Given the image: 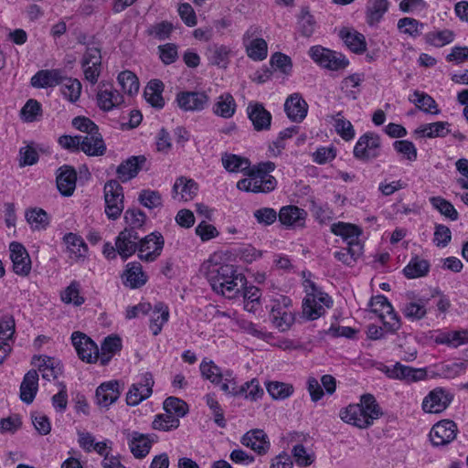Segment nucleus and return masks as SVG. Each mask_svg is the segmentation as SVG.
Instances as JSON below:
<instances>
[{
    "label": "nucleus",
    "instance_id": "obj_34",
    "mask_svg": "<svg viewBox=\"0 0 468 468\" xmlns=\"http://www.w3.org/2000/svg\"><path fill=\"white\" fill-rule=\"evenodd\" d=\"M449 126L450 123L447 122H435L422 124L414 131V135L418 138L444 137L450 133Z\"/></svg>",
    "mask_w": 468,
    "mask_h": 468
},
{
    "label": "nucleus",
    "instance_id": "obj_5",
    "mask_svg": "<svg viewBox=\"0 0 468 468\" xmlns=\"http://www.w3.org/2000/svg\"><path fill=\"white\" fill-rule=\"evenodd\" d=\"M308 54L315 63L330 70L344 69L349 64L343 54L319 45L311 47Z\"/></svg>",
    "mask_w": 468,
    "mask_h": 468
},
{
    "label": "nucleus",
    "instance_id": "obj_23",
    "mask_svg": "<svg viewBox=\"0 0 468 468\" xmlns=\"http://www.w3.org/2000/svg\"><path fill=\"white\" fill-rule=\"evenodd\" d=\"M284 111L291 121L301 122L307 115L308 104L299 93H293L286 99Z\"/></svg>",
    "mask_w": 468,
    "mask_h": 468
},
{
    "label": "nucleus",
    "instance_id": "obj_9",
    "mask_svg": "<svg viewBox=\"0 0 468 468\" xmlns=\"http://www.w3.org/2000/svg\"><path fill=\"white\" fill-rule=\"evenodd\" d=\"M381 141L378 134L367 133L356 142L354 147V155L362 161H369L379 156Z\"/></svg>",
    "mask_w": 468,
    "mask_h": 468
},
{
    "label": "nucleus",
    "instance_id": "obj_61",
    "mask_svg": "<svg viewBox=\"0 0 468 468\" xmlns=\"http://www.w3.org/2000/svg\"><path fill=\"white\" fill-rule=\"evenodd\" d=\"M41 104L34 100H28L20 111L21 118L27 122H32L37 120L38 115H41Z\"/></svg>",
    "mask_w": 468,
    "mask_h": 468
},
{
    "label": "nucleus",
    "instance_id": "obj_20",
    "mask_svg": "<svg viewBox=\"0 0 468 468\" xmlns=\"http://www.w3.org/2000/svg\"><path fill=\"white\" fill-rule=\"evenodd\" d=\"M240 442L260 455L266 454L271 448V442L267 434L260 429H254L247 431L241 437Z\"/></svg>",
    "mask_w": 468,
    "mask_h": 468
},
{
    "label": "nucleus",
    "instance_id": "obj_14",
    "mask_svg": "<svg viewBox=\"0 0 468 468\" xmlns=\"http://www.w3.org/2000/svg\"><path fill=\"white\" fill-rule=\"evenodd\" d=\"M140 236L137 230L124 229L115 239V246L122 260L126 261L136 251L138 252V242Z\"/></svg>",
    "mask_w": 468,
    "mask_h": 468
},
{
    "label": "nucleus",
    "instance_id": "obj_59",
    "mask_svg": "<svg viewBox=\"0 0 468 468\" xmlns=\"http://www.w3.org/2000/svg\"><path fill=\"white\" fill-rule=\"evenodd\" d=\"M267 391L275 399H284L292 394L293 388L286 383L273 381L268 383Z\"/></svg>",
    "mask_w": 468,
    "mask_h": 468
},
{
    "label": "nucleus",
    "instance_id": "obj_44",
    "mask_svg": "<svg viewBox=\"0 0 468 468\" xmlns=\"http://www.w3.org/2000/svg\"><path fill=\"white\" fill-rule=\"evenodd\" d=\"M388 9V0H368L366 10L367 24L369 26H375L378 24Z\"/></svg>",
    "mask_w": 468,
    "mask_h": 468
},
{
    "label": "nucleus",
    "instance_id": "obj_41",
    "mask_svg": "<svg viewBox=\"0 0 468 468\" xmlns=\"http://www.w3.org/2000/svg\"><path fill=\"white\" fill-rule=\"evenodd\" d=\"M237 104L230 93H223L218 97L213 105V112L222 118L229 119L236 112Z\"/></svg>",
    "mask_w": 468,
    "mask_h": 468
},
{
    "label": "nucleus",
    "instance_id": "obj_43",
    "mask_svg": "<svg viewBox=\"0 0 468 468\" xmlns=\"http://www.w3.org/2000/svg\"><path fill=\"white\" fill-rule=\"evenodd\" d=\"M164 90V84L159 80H152L148 82L144 89V98L148 103L153 107L162 109L165 105V101L162 96Z\"/></svg>",
    "mask_w": 468,
    "mask_h": 468
},
{
    "label": "nucleus",
    "instance_id": "obj_30",
    "mask_svg": "<svg viewBox=\"0 0 468 468\" xmlns=\"http://www.w3.org/2000/svg\"><path fill=\"white\" fill-rule=\"evenodd\" d=\"M89 156H101L106 152V145L100 133L81 136L80 149Z\"/></svg>",
    "mask_w": 468,
    "mask_h": 468
},
{
    "label": "nucleus",
    "instance_id": "obj_52",
    "mask_svg": "<svg viewBox=\"0 0 468 468\" xmlns=\"http://www.w3.org/2000/svg\"><path fill=\"white\" fill-rule=\"evenodd\" d=\"M200 372L203 378L208 379L215 385H219L223 380L221 369L213 361H202L200 364Z\"/></svg>",
    "mask_w": 468,
    "mask_h": 468
},
{
    "label": "nucleus",
    "instance_id": "obj_45",
    "mask_svg": "<svg viewBox=\"0 0 468 468\" xmlns=\"http://www.w3.org/2000/svg\"><path fill=\"white\" fill-rule=\"evenodd\" d=\"M409 101L414 103L419 110L426 113L435 115L440 113L435 100L425 92L415 90L413 94L409 97Z\"/></svg>",
    "mask_w": 468,
    "mask_h": 468
},
{
    "label": "nucleus",
    "instance_id": "obj_46",
    "mask_svg": "<svg viewBox=\"0 0 468 468\" xmlns=\"http://www.w3.org/2000/svg\"><path fill=\"white\" fill-rule=\"evenodd\" d=\"M363 246L361 243H351L334 253L335 258L346 266H353L362 255Z\"/></svg>",
    "mask_w": 468,
    "mask_h": 468
},
{
    "label": "nucleus",
    "instance_id": "obj_22",
    "mask_svg": "<svg viewBox=\"0 0 468 468\" xmlns=\"http://www.w3.org/2000/svg\"><path fill=\"white\" fill-rule=\"evenodd\" d=\"M123 102L122 95L110 84H102L97 93V103L100 109L109 112Z\"/></svg>",
    "mask_w": 468,
    "mask_h": 468
},
{
    "label": "nucleus",
    "instance_id": "obj_39",
    "mask_svg": "<svg viewBox=\"0 0 468 468\" xmlns=\"http://www.w3.org/2000/svg\"><path fill=\"white\" fill-rule=\"evenodd\" d=\"M435 342L452 347L468 344V329L441 332L436 336Z\"/></svg>",
    "mask_w": 468,
    "mask_h": 468
},
{
    "label": "nucleus",
    "instance_id": "obj_32",
    "mask_svg": "<svg viewBox=\"0 0 468 468\" xmlns=\"http://www.w3.org/2000/svg\"><path fill=\"white\" fill-rule=\"evenodd\" d=\"M120 397L119 384L117 381L102 383L96 390L97 403L104 408L114 403Z\"/></svg>",
    "mask_w": 468,
    "mask_h": 468
},
{
    "label": "nucleus",
    "instance_id": "obj_42",
    "mask_svg": "<svg viewBox=\"0 0 468 468\" xmlns=\"http://www.w3.org/2000/svg\"><path fill=\"white\" fill-rule=\"evenodd\" d=\"M122 349V340L117 335H109L104 338L101 352L99 351V360L101 365H107L112 356Z\"/></svg>",
    "mask_w": 468,
    "mask_h": 468
},
{
    "label": "nucleus",
    "instance_id": "obj_2",
    "mask_svg": "<svg viewBox=\"0 0 468 468\" xmlns=\"http://www.w3.org/2000/svg\"><path fill=\"white\" fill-rule=\"evenodd\" d=\"M382 414L375 397L371 394H364L361 396L360 403L351 404L342 409L339 416L346 423L359 429H367Z\"/></svg>",
    "mask_w": 468,
    "mask_h": 468
},
{
    "label": "nucleus",
    "instance_id": "obj_62",
    "mask_svg": "<svg viewBox=\"0 0 468 468\" xmlns=\"http://www.w3.org/2000/svg\"><path fill=\"white\" fill-rule=\"evenodd\" d=\"M299 31L303 37H311L316 27V22L314 16L309 13L308 10H302L301 16L298 20Z\"/></svg>",
    "mask_w": 468,
    "mask_h": 468
},
{
    "label": "nucleus",
    "instance_id": "obj_56",
    "mask_svg": "<svg viewBox=\"0 0 468 468\" xmlns=\"http://www.w3.org/2000/svg\"><path fill=\"white\" fill-rule=\"evenodd\" d=\"M422 27L423 24L411 17H403L398 21V28L400 32L412 37H419L421 34L420 28Z\"/></svg>",
    "mask_w": 468,
    "mask_h": 468
},
{
    "label": "nucleus",
    "instance_id": "obj_10",
    "mask_svg": "<svg viewBox=\"0 0 468 468\" xmlns=\"http://www.w3.org/2000/svg\"><path fill=\"white\" fill-rule=\"evenodd\" d=\"M71 341L79 358L83 362L93 364L99 360V347L90 337L78 331L72 334Z\"/></svg>",
    "mask_w": 468,
    "mask_h": 468
},
{
    "label": "nucleus",
    "instance_id": "obj_25",
    "mask_svg": "<svg viewBox=\"0 0 468 468\" xmlns=\"http://www.w3.org/2000/svg\"><path fill=\"white\" fill-rule=\"evenodd\" d=\"M122 283L131 289L144 286L147 282V275L143 271L141 263L129 262L122 275Z\"/></svg>",
    "mask_w": 468,
    "mask_h": 468
},
{
    "label": "nucleus",
    "instance_id": "obj_17",
    "mask_svg": "<svg viewBox=\"0 0 468 468\" xmlns=\"http://www.w3.org/2000/svg\"><path fill=\"white\" fill-rule=\"evenodd\" d=\"M9 250L15 273L23 277L27 276L31 271V259L25 247L13 241L9 245Z\"/></svg>",
    "mask_w": 468,
    "mask_h": 468
},
{
    "label": "nucleus",
    "instance_id": "obj_19",
    "mask_svg": "<svg viewBox=\"0 0 468 468\" xmlns=\"http://www.w3.org/2000/svg\"><path fill=\"white\" fill-rule=\"evenodd\" d=\"M247 114L256 131H266L270 129L271 114L264 108L262 103L257 101L249 102Z\"/></svg>",
    "mask_w": 468,
    "mask_h": 468
},
{
    "label": "nucleus",
    "instance_id": "obj_7",
    "mask_svg": "<svg viewBox=\"0 0 468 468\" xmlns=\"http://www.w3.org/2000/svg\"><path fill=\"white\" fill-rule=\"evenodd\" d=\"M81 67L85 79L94 85L98 81L101 67V53L98 45L94 43L87 45L81 59Z\"/></svg>",
    "mask_w": 468,
    "mask_h": 468
},
{
    "label": "nucleus",
    "instance_id": "obj_35",
    "mask_svg": "<svg viewBox=\"0 0 468 468\" xmlns=\"http://www.w3.org/2000/svg\"><path fill=\"white\" fill-rule=\"evenodd\" d=\"M331 231L336 236L343 238L346 241L347 245L351 246V243H360L358 240L362 230L356 225L345 222H337L331 226Z\"/></svg>",
    "mask_w": 468,
    "mask_h": 468
},
{
    "label": "nucleus",
    "instance_id": "obj_18",
    "mask_svg": "<svg viewBox=\"0 0 468 468\" xmlns=\"http://www.w3.org/2000/svg\"><path fill=\"white\" fill-rule=\"evenodd\" d=\"M386 373L390 378L403 380L407 383L422 380L427 375L423 368H414L399 362L391 367H388Z\"/></svg>",
    "mask_w": 468,
    "mask_h": 468
},
{
    "label": "nucleus",
    "instance_id": "obj_40",
    "mask_svg": "<svg viewBox=\"0 0 468 468\" xmlns=\"http://www.w3.org/2000/svg\"><path fill=\"white\" fill-rule=\"evenodd\" d=\"M276 179L262 169L252 171V192L253 193H268L272 191L276 186Z\"/></svg>",
    "mask_w": 468,
    "mask_h": 468
},
{
    "label": "nucleus",
    "instance_id": "obj_60",
    "mask_svg": "<svg viewBox=\"0 0 468 468\" xmlns=\"http://www.w3.org/2000/svg\"><path fill=\"white\" fill-rule=\"evenodd\" d=\"M26 218L32 228L40 229L48 224L47 212L42 208H33L26 213Z\"/></svg>",
    "mask_w": 468,
    "mask_h": 468
},
{
    "label": "nucleus",
    "instance_id": "obj_8",
    "mask_svg": "<svg viewBox=\"0 0 468 468\" xmlns=\"http://www.w3.org/2000/svg\"><path fill=\"white\" fill-rule=\"evenodd\" d=\"M165 239L160 232L154 231L139 239L138 258L146 262L154 261L162 253Z\"/></svg>",
    "mask_w": 468,
    "mask_h": 468
},
{
    "label": "nucleus",
    "instance_id": "obj_21",
    "mask_svg": "<svg viewBox=\"0 0 468 468\" xmlns=\"http://www.w3.org/2000/svg\"><path fill=\"white\" fill-rule=\"evenodd\" d=\"M123 433L128 440L131 452L135 458H144L149 453L153 440L148 435L128 430H125Z\"/></svg>",
    "mask_w": 468,
    "mask_h": 468
},
{
    "label": "nucleus",
    "instance_id": "obj_49",
    "mask_svg": "<svg viewBox=\"0 0 468 468\" xmlns=\"http://www.w3.org/2000/svg\"><path fill=\"white\" fill-rule=\"evenodd\" d=\"M61 85V92L63 96L70 102H76L81 94V83L78 79L64 76Z\"/></svg>",
    "mask_w": 468,
    "mask_h": 468
},
{
    "label": "nucleus",
    "instance_id": "obj_58",
    "mask_svg": "<svg viewBox=\"0 0 468 468\" xmlns=\"http://www.w3.org/2000/svg\"><path fill=\"white\" fill-rule=\"evenodd\" d=\"M431 204L440 211L441 214L449 218L452 220L458 219L459 214L454 207L446 199L440 197H433L430 198Z\"/></svg>",
    "mask_w": 468,
    "mask_h": 468
},
{
    "label": "nucleus",
    "instance_id": "obj_11",
    "mask_svg": "<svg viewBox=\"0 0 468 468\" xmlns=\"http://www.w3.org/2000/svg\"><path fill=\"white\" fill-rule=\"evenodd\" d=\"M453 399V395L443 388H435L423 399L421 408L424 412L437 414L444 411Z\"/></svg>",
    "mask_w": 468,
    "mask_h": 468
},
{
    "label": "nucleus",
    "instance_id": "obj_31",
    "mask_svg": "<svg viewBox=\"0 0 468 468\" xmlns=\"http://www.w3.org/2000/svg\"><path fill=\"white\" fill-rule=\"evenodd\" d=\"M38 389V374L31 369L25 376L20 385V399L23 402H33Z\"/></svg>",
    "mask_w": 468,
    "mask_h": 468
},
{
    "label": "nucleus",
    "instance_id": "obj_15",
    "mask_svg": "<svg viewBox=\"0 0 468 468\" xmlns=\"http://www.w3.org/2000/svg\"><path fill=\"white\" fill-rule=\"evenodd\" d=\"M457 432L458 428L454 421L442 420L431 428V441L434 446H444L456 438Z\"/></svg>",
    "mask_w": 468,
    "mask_h": 468
},
{
    "label": "nucleus",
    "instance_id": "obj_3",
    "mask_svg": "<svg viewBox=\"0 0 468 468\" xmlns=\"http://www.w3.org/2000/svg\"><path fill=\"white\" fill-rule=\"evenodd\" d=\"M270 319L280 331H287L294 322L292 301L289 297L279 295L271 300Z\"/></svg>",
    "mask_w": 468,
    "mask_h": 468
},
{
    "label": "nucleus",
    "instance_id": "obj_26",
    "mask_svg": "<svg viewBox=\"0 0 468 468\" xmlns=\"http://www.w3.org/2000/svg\"><path fill=\"white\" fill-rule=\"evenodd\" d=\"M197 190L198 185L193 179L180 176L173 186L172 197L181 201H189L197 196Z\"/></svg>",
    "mask_w": 468,
    "mask_h": 468
},
{
    "label": "nucleus",
    "instance_id": "obj_29",
    "mask_svg": "<svg viewBox=\"0 0 468 468\" xmlns=\"http://www.w3.org/2000/svg\"><path fill=\"white\" fill-rule=\"evenodd\" d=\"M145 161L144 155L131 156L117 167L118 178L124 183L135 177Z\"/></svg>",
    "mask_w": 468,
    "mask_h": 468
},
{
    "label": "nucleus",
    "instance_id": "obj_55",
    "mask_svg": "<svg viewBox=\"0 0 468 468\" xmlns=\"http://www.w3.org/2000/svg\"><path fill=\"white\" fill-rule=\"evenodd\" d=\"M164 410L166 413L175 415L178 419L187 412V404L176 397H168L164 401Z\"/></svg>",
    "mask_w": 468,
    "mask_h": 468
},
{
    "label": "nucleus",
    "instance_id": "obj_1",
    "mask_svg": "<svg viewBox=\"0 0 468 468\" xmlns=\"http://www.w3.org/2000/svg\"><path fill=\"white\" fill-rule=\"evenodd\" d=\"M201 271L212 290L229 299L235 298L246 284L245 276L238 272L232 264L218 263L209 259L202 264Z\"/></svg>",
    "mask_w": 468,
    "mask_h": 468
},
{
    "label": "nucleus",
    "instance_id": "obj_6",
    "mask_svg": "<svg viewBox=\"0 0 468 468\" xmlns=\"http://www.w3.org/2000/svg\"><path fill=\"white\" fill-rule=\"evenodd\" d=\"M105 214L110 219H117L124 209L122 186L117 180L104 185Z\"/></svg>",
    "mask_w": 468,
    "mask_h": 468
},
{
    "label": "nucleus",
    "instance_id": "obj_53",
    "mask_svg": "<svg viewBox=\"0 0 468 468\" xmlns=\"http://www.w3.org/2000/svg\"><path fill=\"white\" fill-rule=\"evenodd\" d=\"M80 282L77 281H72L60 294L62 302L67 304L72 303L75 306L81 305L85 302V299L80 294Z\"/></svg>",
    "mask_w": 468,
    "mask_h": 468
},
{
    "label": "nucleus",
    "instance_id": "obj_38",
    "mask_svg": "<svg viewBox=\"0 0 468 468\" xmlns=\"http://www.w3.org/2000/svg\"><path fill=\"white\" fill-rule=\"evenodd\" d=\"M230 48L225 45L211 44L208 46L206 56L210 64L219 68H227L229 61Z\"/></svg>",
    "mask_w": 468,
    "mask_h": 468
},
{
    "label": "nucleus",
    "instance_id": "obj_48",
    "mask_svg": "<svg viewBox=\"0 0 468 468\" xmlns=\"http://www.w3.org/2000/svg\"><path fill=\"white\" fill-rule=\"evenodd\" d=\"M429 270L430 264L428 261L419 257H414L404 268L403 272L407 278L415 279L425 276Z\"/></svg>",
    "mask_w": 468,
    "mask_h": 468
},
{
    "label": "nucleus",
    "instance_id": "obj_64",
    "mask_svg": "<svg viewBox=\"0 0 468 468\" xmlns=\"http://www.w3.org/2000/svg\"><path fill=\"white\" fill-rule=\"evenodd\" d=\"M394 149L405 156L410 162L417 159V148L412 142L408 140L395 141L393 143Z\"/></svg>",
    "mask_w": 468,
    "mask_h": 468
},
{
    "label": "nucleus",
    "instance_id": "obj_36",
    "mask_svg": "<svg viewBox=\"0 0 468 468\" xmlns=\"http://www.w3.org/2000/svg\"><path fill=\"white\" fill-rule=\"evenodd\" d=\"M339 37L353 52L363 53L366 50V39L361 33L353 29L343 28L339 31Z\"/></svg>",
    "mask_w": 468,
    "mask_h": 468
},
{
    "label": "nucleus",
    "instance_id": "obj_33",
    "mask_svg": "<svg viewBox=\"0 0 468 468\" xmlns=\"http://www.w3.org/2000/svg\"><path fill=\"white\" fill-rule=\"evenodd\" d=\"M410 301L405 303L401 308L403 315L411 321L423 319L427 314V304L429 300L419 298L414 300L409 296Z\"/></svg>",
    "mask_w": 468,
    "mask_h": 468
},
{
    "label": "nucleus",
    "instance_id": "obj_37",
    "mask_svg": "<svg viewBox=\"0 0 468 468\" xmlns=\"http://www.w3.org/2000/svg\"><path fill=\"white\" fill-rule=\"evenodd\" d=\"M279 220L286 226H303L306 212L295 206L282 207L278 214Z\"/></svg>",
    "mask_w": 468,
    "mask_h": 468
},
{
    "label": "nucleus",
    "instance_id": "obj_4",
    "mask_svg": "<svg viewBox=\"0 0 468 468\" xmlns=\"http://www.w3.org/2000/svg\"><path fill=\"white\" fill-rule=\"evenodd\" d=\"M371 311L378 314L385 328L391 333L400 328V320L393 306L384 295L373 296L369 302Z\"/></svg>",
    "mask_w": 468,
    "mask_h": 468
},
{
    "label": "nucleus",
    "instance_id": "obj_63",
    "mask_svg": "<svg viewBox=\"0 0 468 468\" xmlns=\"http://www.w3.org/2000/svg\"><path fill=\"white\" fill-rule=\"evenodd\" d=\"M139 202L147 208H155L162 206V197L154 190H142L139 194Z\"/></svg>",
    "mask_w": 468,
    "mask_h": 468
},
{
    "label": "nucleus",
    "instance_id": "obj_57",
    "mask_svg": "<svg viewBox=\"0 0 468 468\" xmlns=\"http://www.w3.org/2000/svg\"><path fill=\"white\" fill-rule=\"evenodd\" d=\"M179 426V419L168 413L159 414L153 421V428L160 431H170Z\"/></svg>",
    "mask_w": 468,
    "mask_h": 468
},
{
    "label": "nucleus",
    "instance_id": "obj_28",
    "mask_svg": "<svg viewBox=\"0 0 468 468\" xmlns=\"http://www.w3.org/2000/svg\"><path fill=\"white\" fill-rule=\"evenodd\" d=\"M63 81L64 75L60 69H42L31 78V85L35 88L54 87Z\"/></svg>",
    "mask_w": 468,
    "mask_h": 468
},
{
    "label": "nucleus",
    "instance_id": "obj_47",
    "mask_svg": "<svg viewBox=\"0 0 468 468\" xmlns=\"http://www.w3.org/2000/svg\"><path fill=\"white\" fill-rule=\"evenodd\" d=\"M169 310L163 303L154 305L151 315L150 329L154 335H157L162 331L163 325L168 321Z\"/></svg>",
    "mask_w": 468,
    "mask_h": 468
},
{
    "label": "nucleus",
    "instance_id": "obj_16",
    "mask_svg": "<svg viewBox=\"0 0 468 468\" xmlns=\"http://www.w3.org/2000/svg\"><path fill=\"white\" fill-rule=\"evenodd\" d=\"M176 101L178 107L185 112H199L207 105L209 98L202 91H180Z\"/></svg>",
    "mask_w": 468,
    "mask_h": 468
},
{
    "label": "nucleus",
    "instance_id": "obj_54",
    "mask_svg": "<svg viewBox=\"0 0 468 468\" xmlns=\"http://www.w3.org/2000/svg\"><path fill=\"white\" fill-rule=\"evenodd\" d=\"M118 82L121 85L122 90L133 95L139 90V81L134 73L130 70H124L118 75Z\"/></svg>",
    "mask_w": 468,
    "mask_h": 468
},
{
    "label": "nucleus",
    "instance_id": "obj_13",
    "mask_svg": "<svg viewBox=\"0 0 468 468\" xmlns=\"http://www.w3.org/2000/svg\"><path fill=\"white\" fill-rule=\"evenodd\" d=\"M154 383L153 375L149 372L144 373L140 381L133 384L130 388L126 395L127 404L137 406L143 400L148 399L153 393Z\"/></svg>",
    "mask_w": 468,
    "mask_h": 468
},
{
    "label": "nucleus",
    "instance_id": "obj_50",
    "mask_svg": "<svg viewBox=\"0 0 468 468\" xmlns=\"http://www.w3.org/2000/svg\"><path fill=\"white\" fill-rule=\"evenodd\" d=\"M64 242L67 250L74 258H80L87 252V246L84 240L74 233H68L64 236Z\"/></svg>",
    "mask_w": 468,
    "mask_h": 468
},
{
    "label": "nucleus",
    "instance_id": "obj_24",
    "mask_svg": "<svg viewBox=\"0 0 468 468\" xmlns=\"http://www.w3.org/2000/svg\"><path fill=\"white\" fill-rule=\"evenodd\" d=\"M257 29L250 27L243 36V43L246 47L247 55L253 60H263L267 57L268 47L263 38H255L249 42Z\"/></svg>",
    "mask_w": 468,
    "mask_h": 468
},
{
    "label": "nucleus",
    "instance_id": "obj_12",
    "mask_svg": "<svg viewBox=\"0 0 468 468\" xmlns=\"http://www.w3.org/2000/svg\"><path fill=\"white\" fill-rule=\"evenodd\" d=\"M331 303V298L327 293H309L303 301V314L307 319L315 320L324 314V308L330 307Z\"/></svg>",
    "mask_w": 468,
    "mask_h": 468
},
{
    "label": "nucleus",
    "instance_id": "obj_27",
    "mask_svg": "<svg viewBox=\"0 0 468 468\" xmlns=\"http://www.w3.org/2000/svg\"><path fill=\"white\" fill-rule=\"evenodd\" d=\"M57 187L64 197H70L76 187L77 173L69 165H63L58 170Z\"/></svg>",
    "mask_w": 468,
    "mask_h": 468
},
{
    "label": "nucleus",
    "instance_id": "obj_51",
    "mask_svg": "<svg viewBox=\"0 0 468 468\" xmlns=\"http://www.w3.org/2000/svg\"><path fill=\"white\" fill-rule=\"evenodd\" d=\"M221 161L224 168L231 173L244 171L250 165L248 159L232 154H223Z\"/></svg>",
    "mask_w": 468,
    "mask_h": 468
}]
</instances>
